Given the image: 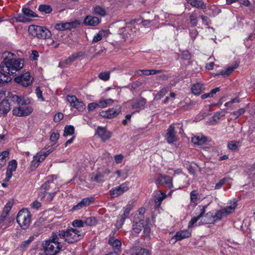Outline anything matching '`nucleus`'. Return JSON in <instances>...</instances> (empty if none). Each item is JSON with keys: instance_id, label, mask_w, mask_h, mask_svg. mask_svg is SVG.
Returning <instances> with one entry per match:
<instances>
[{"instance_id": "nucleus-1", "label": "nucleus", "mask_w": 255, "mask_h": 255, "mask_svg": "<svg viewBox=\"0 0 255 255\" xmlns=\"http://www.w3.org/2000/svg\"><path fill=\"white\" fill-rule=\"evenodd\" d=\"M14 55L13 53L8 52L3 53L4 59L0 64L2 71H0V86L4 83L10 81L11 78L9 75L15 74L24 66L23 60L14 58Z\"/></svg>"}, {"instance_id": "nucleus-2", "label": "nucleus", "mask_w": 255, "mask_h": 255, "mask_svg": "<svg viewBox=\"0 0 255 255\" xmlns=\"http://www.w3.org/2000/svg\"><path fill=\"white\" fill-rule=\"evenodd\" d=\"M58 233L53 232L50 238L43 241L41 245V251L45 255H56L62 248L59 241Z\"/></svg>"}, {"instance_id": "nucleus-3", "label": "nucleus", "mask_w": 255, "mask_h": 255, "mask_svg": "<svg viewBox=\"0 0 255 255\" xmlns=\"http://www.w3.org/2000/svg\"><path fill=\"white\" fill-rule=\"evenodd\" d=\"M58 236L59 238L64 239L66 242L73 244L83 238V233L77 229L71 228L66 231H59Z\"/></svg>"}, {"instance_id": "nucleus-4", "label": "nucleus", "mask_w": 255, "mask_h": 255, "mask_svg": "<svg viewBox=\"0 0 255 255\" xmlns=\"http://www.w3.org/2000/svg\"><path fill=\"white\" fill-rule=\"evenodd\" d=\"M13 206L12 201H8L4 206L0 217V229L4 230L11 226L14 222V218L8 216Z\"/></svg>"}, {"instance_id": "nucleus-5", "label": "nucleus", "mask_w": 255, "mask_h": 255, "mask_svg": "<svg viewBox=\"0 0 255 255\" xmlns=\"http://www.w3.org/2000/svg\"><path fill=\"white\" fill-rule=\"evenodd\" d=\"M237 201L234 200L231 201L227 206L221 208L220 210L213 211L215 222L221 220L222 218L233 213L237 207Z\"/></svg>"}, {"instance_id": "nucleus-6", "label": "nucleus", "mask_w": 255, "mask_h": 255, "mask_svg": "<svg viewBox=\"0 0 255 255\" xmlns=\"http://www.w3.org/2000/svg\"><path fill=\"white\" fill-rule=\"evenodd\" d=\"M28 32L31 35L39 39L49 38L51 35L50 31L47 28L38 25H30Z\"/></svg>"}, {"instance_id": "nucleus-7", "label": "nucleus", "mask_w": 255, "mask_h": 255, "mask_svg": "<svg viewBox=\"0 0 255 255\" xmlns=\"http://www.w3.org/2000/svg\"><path fill=\"white\" fill-rule=\"evenodd\" d=\"M131 24H127L125 21H120L117 23V27L119 29L118 33L125 40L134 35V31Z\"/></svg>"}, {"instance_id": "nucleus-8", "label": "nucleus", "mask_w": 255, "mask_h": 255, "mask_svg": "<svg viewBox=\"0 0 255 255\" xmlns=\"http://www.w3.org/2000/svg\"><path fill=\"white\" fill-rule=\"evenodd\" d=\"M37 16V14L30 8L23 7L22 13L17 14L15 18L17 22L26 23L30 22L33 18Z\"/></svg>"}, {"instance_id": "nucleus-9", "label": "nucleus", "mask_w": 255, "mask_h": 255, "mask_svg": "<svg viewBox=\"0 0 255 255\" xmlns=\"http://www.w3.org/2000/svg\"><path fill=\"white\" fill-rule=\"evenodd\" d=\"M30 212L26 209H23L18 212L16 217V221L23 229H25L30 225Z\"/></svg>"}, {"instance_id": "nucleus-10", "label": "nucleus", "mask_w": 255, "mask_h": 255, "mask_svg": "<svg viewBox=\"0 0 255 255\" xmlns=\"http://www.w3.org/2000/svg\"><path fill=\"white\" fill-rule=\"evenodd\" d=\"M67 101L70 103V106L76 109L79 112H83L85 109V106L83 102L77 98L75 96L67 95Z\"/></svg>"}, {"instance_id": "nucleus-11", "label": "nucleus", "mask_w": 255, "mask_h": 255, "mask_svg": "<svg viewBox=\"0 0 255 255\" xmlns=\"http://www.w3.org/2000/svg\"><path fill=\"white\" fill-rule=\"evenodd\" d=\"M32 108L28 105H18V107L13 109L12 113L15 116L23 117L29 115L32 113Z\"/></svg>"}, {"instance_id": "nucleus-12", "label": "nucleus", "mask_w": 255, "mask_h": 255, "mask_svg": "<svg viewBox=\"0 0 255 255\" xmlns=\"http://www.w3.org/2000/svg\"><path fill=\"white\" fill-rule=\"evenodd\" d=\"M132 208V205L131 204H128L123 208L122 211V213L120 215L119 218L116 223V226L118 229L121 228L123 225L125 220L128 218L129 213Z\"/></svg>"}, {"instance_id": "nucleus-13", "label": "nucleus", "mask_w": 255, "mask_h": 255, "mask_svg": "<svg viewBox=\"0 0 255 255\" xmlns=\"http://www.w3.org/2000/svg\"><path fill=\"white\" fill-rule=\"evenodd\" d=\"M129 189V183L125 182L120 186L111 189L110 191V195L113 198L117 197Z\"/></svg>"}, {"instance_id": "nucleus-14", "label": "nucleus", "mask_w": 255, "mask_h": 255, "mask_svg": "<svg viewBox=\"0 0 255 255\" xmlns=\"http://www.w3.org/2000/svg\"><path fill=\"white\" fill-rule=\"evenodd\" d=\"M14 80L19 85L23 87H27L31 84L33 78H31L28 72H26L16 77Z\"/></svg>"}, {"instance_id": "nucleus-15", "label": "nucleus", "mask_w": 255, "mask_h": 255, "mask_svg": "<svg viewBox=\"0 0 255 255\" xmlns=\"http://www.w3.org/2000/svg\"><path fill=\"white\" fill-rule=\"evenodd\" d=\"M80 24L79 21L75 20L70 22H62L57 23L55 25L56 29L63 31L65 30H70L77 27Z\"/></svg>"}, {"instance_id": "nucleus-16", "label": "nucleus", "mask_w": 255, "mask_h": 255, "mask_svg": "<svg viewBox=\"0 0 255 255\" xmlns=\"http://www.w3.org/2000/svg\"><path fill=\"white\" fill-rule=\"evenodd\" d=\"M121 112V107L117 106L107 111H102L100 113L101 116L108 119L116 117Z\"/></svg>"}, {"instance_id": "nucleus-17", "label": "nucleus", "mask_w": 255, "mask_h": 255, "mask_svg": "<svg viewBox=\"0 0 255 255\" xmlns=\"http://www.w3.org/2000/svg\"><path fill=\"white\" fill-rule=\"evenodd\" d=\"M146 103V99L143 98L133 99L128 102V104L132 109H140L143 108Z\"/></svg>"}, {"instance_id": "nucleus-18", "label": "nucleus", "mask_w": 255, "mask_h": 255, "mask_svg": "<svg viewBox=\"0 0 255 255\" xmlns=\"http://www.w3.org/2000/svg\"><path fill=\"white\" fill-rule=\"evenodd\" d=\"M155 184L159 186L164 185L166 187L170 189L173 187L172 179L170 177L166 175H161L155 180Z\"/></svg>"}, {"instance_id": "nucleus-19", "label": "nucleus", "mask_w": 255, "mask_h": 255, "mask_svg": "<svg viewBox=\"0 0 255 255\" xmlns=\"http://www.w3.org/2000/svg\"><path fill=\"white\" fill-rule=\"evenodd\" d=\"M17 162L15 160L13 159L8 163V167L6 172V177L4 179L5 181L8 182L12 176V172L15 171L17 168Z\"/></svg>"}, {"instance_id": "nucleus-20", "label": "nucleus", "mask_w": 255, "mask_h": 255, "mask_svg": "<svg viewBox=\"0 0 255 255\" xmlns=\"http://www.w3.org/2000/svg\"><path fill=\"white\" fill-rule=\"evenodd\" d=\"M12 102L16 103L18 105H27L30 103L29 99L24 97H19L15 95H12L10 97Z\"/></svg>"}, {"instance_id": "nucleus-21", "label": "nucleus", "mask_w": 255, "mask_h": 255, "mask_svg": "<svg viewBox=\"0 0 255 255\" xmlns=\"http://www.w3.org/2000/svg\"><path fill=\"white\" fill-rule=\"evenodd\" d=\"M174 124L171 125L167 129L166 134V139L168 143H173L175 141V130Z\"/></svg>"}, {"instance_id": "nucleus-22", "label": "nucleus", "mask_w": 255, "mask_h": 255, "mask_svg": "<svg viewBox=\"0 0 255 255\" xmlns=\"http://www.w3.org/2000/svg\"><path fill=\"white\" fill-rule=\"evenodd\" d=\"M97 133L104 141L108 140L111 137V133L106 128L101 127H98Z\"/></svg>"}, {"instance_id": "nucleus-23", "label": "nucleus", "mask_w": 255, "mask_h": 255, "mask_svg": "<svg viewBox=\"0 0 255 255\" xmlns=\"http://www.w3.org/2000/svg\"><path fill=\"white\" fill-rule=\"evenodd\" d=\"M53 186L54 184L53 182L47 181L44 183L40 188L39 196L41 198L45 197L48 194L46 191L49 190Z\"/></svg>"}, {"instance_id": "nucleus-24", "label": "nucleus", "mask_w": 255, "mask_h": 255, "mask_svg": "<svg viewBox=\"0 0 255 255\" xmlns=\"http://www.w3.org/2000/svg\"><path fill=\"white\" fill-rule=\"evenodd\" d=\"M204 84L201 82H197L193 84L191 88V92L195 95H199L205 91Z\"/></svg>"}, {"instance_id": "nucleus-25", "label": "nucleus", "mask_w": 255, "mask_h": 255, "mask_svg": "<svg viewBox=\"0 0 255 255\" xmlns=\"http://www.w3.org/2000/svg\"><path fill=\"white\" fill-rule=\"evenodd\" d=\"M44 155H43L41 152L37 153L34 156L33 159L31 162V167L33 169L36 168L39 164L42 162L44 159Z\"/></svg>"}, {"instance_id": "nucleus-26", "label": "nucleus", "mask_w": 255, "mask_h": 255, "mask_svg": "<svg viewBox=\"0 0 255 255\" xmlns=\"http://www.w3.org/2000/svg\"><path fill=\"white\" fill-rule=\"evenodd\" d=\"M239 63L236 61L232 65L228 66L226 69L222 70L220 74L223 77L229 76L237 67L239 66Z\"/></svg>"}, {"instance_id": "nucleus-27", "label": "nucleus", "mask_w": 255, "mask_h": 255, "mask_svg": "<svg viewBox=\"0 0 255 255\" xmlns=\"http://www.w3.org/2000/svg\"><path fill=\"white\" fill-rule=\"evenodd\" d=\"M10 110V104L7 100L0 103V116H5Z\"/></svg>"}, {"instance_id": "nucleus-28", "label": "nucleus", "mask_w": 255, "mask_h": 255, "mask_svg": "<svg viewBox=\"0 0 255 255\" xmlns=\"http://www.w3.org/2000/svg\"><path fill=\"white\" fill-rule=\"evenodd\" d=\"M83 22L86 25L95 26L100 23V19L97 17L88 15L85 18Z\"/></svg>"}, {"instance_id": "nucleus-29", "label": "nucleus", "mask_w": 255, "mask_h": 255, "mask_svg": "<svg viewBox=\"0 0 255 255\" xmlns=\"http://www.w3.org/2000/svg\"><path fill=\"white\" fill-rule=\"evenodd\" d=\"M191 141L196 145H202L207 141V138L202 134H198L192 137Z\"/></svg>"}, {"instance_id": "nucleus-30", "label": "nucleus", "mask_w": 255, "mask_h": 255, "mask_svg": "<svg viewBox=\"0 0 255 255\" xmlns=\"http://www.w3.org/2000/svg\"><path fill=\"white\" fill-rule=\"evenodd\" d=\"M199 208L200 211V214L197 217H194L191 219V221L189 222L188 224L189 228H191L192 227H193L194 225L197 222V221H198L200 218H201L203 216V215L204 214L206 211V207L200 206Z\"/></svg>"}, {"instance_id": "nucleus-31", "label": "nucleus", "mask_w": 255, "mask_h": 255, "mask_svg": "<svg viewBox=\"0 0 255 255\" xmlns=\"http://www.w3.org/2000/svg\"><path fill=\"white\" fill-rule=\"evenodd\" d=\"M109 244L113 247L114 251L120 254L122 245L121 242L120 240L115 238H111L109 240Z\"/></svg>"}, {"instance_id": "nucleus-32", "label": "nucleus", "mask_w": 255, "mask_h": 255, "mask_svg": "<svg viewBox=\"0 0 255 255\" xmlns=\"http://www.w3.org/2000/svg\"><path fill=\"white\" fill-rule=\"evenodd\" d=\"M166 197L165 193L161 192V191L156 192V195L155 196V206L156 208H158L163 199Z\"/></svg>"}, {"instance_id": "nucleus-33", "label": "nucleus", "mask_w": 255, "mask_h": 255, "mask_svg": "<svg viewBox=\"0 0 255 255\" xmlns=\"http://www.w3.org/2000/svg\"><path fill=\"white\" fill-rule=\"evenodd\" d=\"M131 254L132 255H150L148 250L138 247L132 249Z\"/></svg>"}, {"instance_id": "nucleus-34", "label": "nucleus", "mask_w": 255, "mask_h": 255, "mask_svg": "<svg viewBox=\"0 0 255 255\" xmlns=\"http://www.w3.org/2000/svg\"><path fill=\"white\" fill-rule=\"evenodd\" d=\"M191 232L189 230H181L176 232V241L189 238L191 236Z\"/></svg>"}, {"instance_id": "nucleus-35", "label": "nucleus", "mask_w": 255, "mask_h": 255, "mask_svg": "<svg viewBox=\"0 0 255 255\" xmlns=\"http://www.w3.org/2000/svg\"><path fill=\"white\" fill-rule=\"evenodd\" d=\"M188 3L196 8L206 9V4L201 0H186Z\"/></svg>"}, {"instance_id": "nucleus-36", "label": "nucleus", "mask_w": 255, "mask_h": 255, "mask_svg": "<svg viewBox=\"0 0 255 255\" xmlns=\"http://www.w3.org/2000/svg\"><path fill=\"white\" fill-rule=\"evenodd\" d=\"M114 101L111 99H101L98 102V108H105L108 106L112 105Z\"/></svg>"}, {"instance_id": "nucleus-37", "label": "nucleus", "mask_w": 255, "mask_h": 255, "mask_svg": "<svg viewBox=\"0 0 255 255\" xmlns=\"http://www.w3.org/2000/svg\"><path fill=\"white\" fill-rule=\"evenodd\" d=\"M83 55L84 53L82 52H78L73 53L65 60V63L67 65L70 64L76 59L82 56Z\"/></svg>"}, {"instance_id": "nucleus-38", "label": "nucleus", "mask_w": 255, "mask_h": 255, "mask_svg": "<svg viewBox=\"0 0 255 255\" xmlns=\"http://www.w3.org/2000/svg\"><path fill=\"white\" fill-rule=\"evenodd\" d=\"M9 149H7L0 153V169L5 165L6 158L9 154Z\"/></svg>"}, {"instance_id": "nucleus-39", "label": "nucleus", "mask_w": 255, "mask_h": 255, "mask_svg": "<svg viewBox=\"0 0 255 255\" xmlns=\"http://www.w3.org/2000/svg\"><path fill=\"white\" fill-rule=\"evenodd\" d=\"M108 35L107 31L105 30H101L97 33L93 38L92 42H97L102 39L103 37Z\"/></svg>"}, {"instance_id": "nucleus-40", "label": "nucleus", "mask_w": 255, "mask_h": 255, "mask_svg": "<svg viewBox=\"0 0 255 255\" xmlns=\"http://www.w3.org/2000/svg\"><path fill=\"white\" fill-rule=\"evenodd\" d=\"M205 218H206L205 221L207 224H214L216 223L213 211L207 213L205 216Z\"/></svg>"}, {"instance_id": "nucleus-41", "label": "nucleus", "mask_w": 255, "mask_h": 255, "mask_svg": "<svg viewBox=\"0 0 255 255\" xmlns=\"http://www.w3.org/2000/svg\"><path fill=\"white\" fill-rule=\"evenodd\" d=\"M38 10L41 12L48 14L52 12V8L50 5L41 4L39 6Z\"/></svg>"}, {"instance_id": "nucleus-42", "label": "nucleus", "mask_w": 255, "mask_h": 255, "mask_svg": "<svg viewBox=\"0 0 255 255\" xmlns=\"http://www.w3.org/2000/svg\"><path fill=\"white\" fill-rule=\"evenodd\" d=\"M190 23L191 26L195 27L197 25L198 19H197V13L195 11L193 12L190 15Z\"/></svg>"}, {"instance_id": "nucleus-43", "label": "nucleus", "mask_w": 255, "mask_h": 255, "mask_svg": "<svg viewBox=\"0 0 255 255\" xmlns=\"http://www.w3.org/2000/svg\"><path fill=\"white\" fill-rule=\"evenodd\" d=\"M104 177V174L101 172H98L96 174H92L91 176V180L92 181H96L97 182H101L103 181V178Z\"/></svg>"}, {"instance_id": "nucleus-44", "label": "nucleus", "mask_w": 255, "mask_h": 255, "mask_svg": "<svg viewBox=\"0 0 255 255\" xmlns=\"http://www.w3.org/2000/svg\"><path fill=\"white\" fill-rule=\"evenodd\" d=\"M74 133V128L73 126L69 125L66 126L64 128L63 136H67L68 135H73Z\"/></svg>"}, {"instance_id": "nucleus-45", "label": "nucleus", "mask_w": 255, "mask_h": 255, "mask_svg": "<svg viewBox=\"0 0 255 255\" xmlns=\"http://www.w3.org/2000/svg\"><path fill=\"white\" fill-rule=\"evenodd\" d=\"M97 220L94 217H90L85 219L84 220V223L89 226H94L96 225Z\"/></svg>"}, {"instance_id": "nucleus-46", "label": "nucleus", "mask_w": 255, "mask_h": 255, "mask_svg": "<svg viewBox=\"0 0 255 255\" xmlns=\"http://www.w3.org/2000/svg\"><path fill=\"white\" fill-rule=\"evenodd\" d=\"M60 41L61 39H56L54 40L52 38L48 39L47 41L48 45L53 46L55 48H57L59 47Z\"/></svg>"}, {"instance_id": "nucleus-47", "label": "nucleus", "mask_w": 255, "mask_h": 255, "mask_svg": "<svg viewBox=\"0 0 255 255\" xmlns=\"http://www.w3.org/2000/svg\"><path fill=\"white\" fill-rule=\"evenodd\" d=\"M110 75L111 73L109 71L102 72L99 74L98 77L104 81H107L110 79Z\"/></svg>"}, {"instance_id": "nucleus-48", "label": "nucleus", "mask_w": 255, "mask_h": 255, "mask_svg": "<svg viewBox=\"0 0 255 255\" xmlns=\"http://www.w3.org/2000/svg\"><path fill=\"white\" fill-rule=\"evenodd\" d=\"M140 72H142L141 74H142V75H144L146 76H149V75H154V74L160 73L162 72V71L160 70H154V69H151V70L143 69V70H142V71H141Z\"/></svg>"}, {"instance_id": "nucleus-49", "label": "nucleus", "mask_w": 255, "mask_h": 255, "mask_svg": "<svg viewBox=\"0 0 255 255\" xmlns=\"http://www.w3.org/2000/svg\"><path fill=\"white\" fill-rule=\"evenodd\" d=\"M143 227V225L142 223L141 222V221H139L135 223H133L132 225V230L135 233H139Z\"/></svg>"}, {"instance_id": "nucleus-50", "label": "nucleus", "mask_w": 255, "mask_h": 255, "mask_svg": "<svg viewBox=\"0 0 255 255\" xmlns=\"http://www.w3.org/2000/svg\"><path fill=\"white\" fill-rule=\"evenodd\" d=\"M34 236H31L27 240L22 242L20 246V248L23 249L27 248L29 245L34 240Z\"/></svg>"}, {"instance_id": "nucleus-51", "label": "nucleus", "mask_w": 255, "mask_h": 255, "mask_svg": "<svg viewBox=\"0 0 255 255\" xmlns=\"http://www.w3.org/2000/svg\"><path fill=\"white\" fill-rule=\"evenodd\" d=\"M240 146L239 142L231 141L228 144V148L232 150H236Z\"/></svg>"}, {"instance_id": "nucleus-52", "label": "nucleus", "mask_w": 255, "mask_h": 255, "mask_svg": "<svg viewBox=\"0 0 255 255\" xmlns=\"http://www.w3.org/2000/svg\"><path fill=\"white\" fill-rule=\"evenodd\" d=\"M94 12L98 15L104 16L106 15V12L105 10L100 6H97L94 8Z\"/></svg>"}, {"instance_id": "nucleus-53", "label": "nucleus", "mask_w": 255, "mask_h": 255, "mask_svg": "<svg viewBox=\"0 0 255 255\" xmlns=\"http://www.w3.org/2000/svg\"><path fill=\"white\" fill-rule=\"evenodd\" d=\"M229 178L225 177L223 179L220 180V181L216 184L215 186V189H220L223 185L228 180Z\"/></svg>"}, {"instance_id": "nucleus-54", "label": "nucleus", "mask_w": 255, "mask_h": 255, "mask_svg": "<svg viewBox=\"0 0 255 255\" xmlns=\"http://www.w3.org/2000/svg\"><path fill=\"white\" fill-rule=\"evenodd\" d=\"M59 132H53L50 136V140L51 142H55L59 138Z\"/></svg>"}, {"instance_id": "nucleus-55", "label": "nucleus", "mask_w": 255, "mask_h": 255, "mask_svg": "<svg viewBox=\"0 0 255 255\" xmlns=\"http://www.w3.org/2000/svg\"><path fill=\"white\" fill-rule=\"evenodd\" d=\"M189 34L192 40L194 41L198 34V32L196 29H190L189 30Z\"/></svg>"}, {"instance_id": "nucleus-56", "label": "nucleus", "mask_w": 255, "mask_h": 255, "mask_svg": "<svg viewBox=\"0 0 255 255\" xmlns=\"http://www.w3.org/2000/svg\"><path fill=\"white\" fill-rule=\"evenodd\" d=\"M198 192L196 190H193L190 193V199L191 201L193 202L196 201L197 196L198 195Z\"/></svg>"}, {"instance_id": "nucleus-57", "label": "nucleus", "mask_w": 255, "mask_h": 255, "mask_svg": "<svg viewBox=\"0 0 255 255\" xmlns=\"http://www.w3.org/2000/svg\"><path fill=\"white\" fill-rule=\"evenodd\" d=\"M167 92V90L166 88H162L160 91L156 94V98L158 99H160L163 97Z\"/></svg>"}, {"instance_id": "nucleus-58", "label": "nucleus", "mask_w": 255, "mask_h": 255, "mask_svg": "<svg viewBox=\"0 0 255 255\" xmlns=\"http://www.w3.org/2000/svg\"><path fill=\"white\" fill-rule=\"evenodd\" d=\"M98 108L97 102L91 103L88 104L87 109L89 111H93L96 108Z\"/></svg>"}, {"instance_id": "nucleus-59", "label": "nucleus", "mask_w": 255, "mask_h": 255, "mask_svg": "<svg viewBox=\"0 0 255 255\" xmlns=\"http://www.w3.org/2000/svg\"><path fill=\"white\" fill-rule=\"evenodd\" d=\"M72 225L74 227H82L84 226V222L82 220H75L73 221Z\"/></svg>"}, {"instance_id": "nucleus-60", "label": "nucleus", "mask_w": 255, "mask_h": 255, "mask_svg": "<svg viewBox=\"0 0 255 255\" xmlns=\"http://www.w3.org/2000/svg\"><path fill=\"white\" fill-rule=\"evenodd\" d=\"M35 93L38 99H40L41 101H44V99L42 96V92L39 87H37L36 88Z\"/></svg>"}, {"instance_id": "nucleus-61", "label": "nucleus", "mask_w": 255, "mask_h": 255, "mask_svg": "<svg viewBox=\"0 0 255 255\" xmlns=\"http://www.w3.org/2000/svg\"><path fill=\"white\" fill-rule=\"evenodd\" d=\"M181 58L185 60H189L191 58V54L188 51H183L181 55Z\"/></svg>"}, {"instance_id": "nucleus-62", "label": "nucleus", "mask_w": 255, "mask_h": 255, "mask_svg": "<svg viewBox=\"0 0 255 255\" xmlns=\"http://www.w3.org/2000/svg\"><path fill=\"white\" fill-rule=\"evenodd\" d=\"M91 201H92V200L90 198H85L83 199L80 201V202L83 205V206L85 207H87V206H89L90 204Z\"/></svg>"}, {"instance_id": "nucleus-63", "label": "nucleus", "mask_w": 255, "mask_h": 255, "mask_svg": "<svg viewBox=\"0 0 255 255\" xmlns=\"http://www.w3.org/2000/svg\"><path fill=\"white\" fill-rule=\"evenodd\" d=\"M245 110L244 109H240L237 111H235L232 113L236 118H238L240 116L243 115L245 113Z\"/></svg>"}, {"instance_id": "nucleus-64", "label": "nucleus", "mask_w": 255, "mask_h": 255, "mask_svg": "<svg viewBox=\"0 0 255 255\" xmlns=\"http://www.w3.org/2000/svg\"><path fill=\"white\" fill-rule=\"evenodd\" d=\"M63 118V115L61 113H58L54 117L53 120L55 122H58Z\"/></svg>"}]
</instances>
